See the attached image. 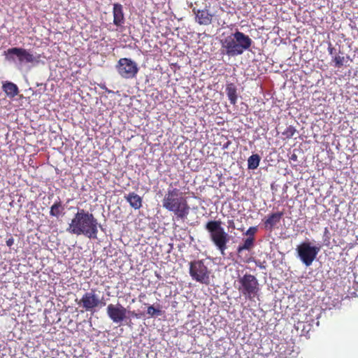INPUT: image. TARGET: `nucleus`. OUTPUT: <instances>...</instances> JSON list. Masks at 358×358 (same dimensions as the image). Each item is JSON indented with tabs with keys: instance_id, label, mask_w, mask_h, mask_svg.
Segmentation results:
<instances>
[{
	"instance_id": "obj_1",
	"label": "nucleus",
	"mask_w": 358,
	"mask_h": 358,
	"mask_svg": "<svg viewBox=\"0 0 358 358\" xmlns=\"http://www.w3.org/2000/svg\"><path fill=\"white\" fill-rule=\"evenodd\" d=\"M99 228L103 230L101 224L92 213L78 208L69 224L66 231L77 236L83 235L90 239H97Z\"/></svg>"
},
{
	"instance_id": "obj_2",
	"label": "nucleus",
	"mask_w": 358,
	"mask_h": 358,
	"mask_svg": "<svg viewBox=\"0 0 358 358\" xmlns=\"http://www.w3.org/2000/svg\"><path fill=\"white\" fill-rule=\"evenodd\" d=\"M162 206L173 212L177 220H185L189 213L190 208L186 199L181 196L177 188H169L162 200Z\"/></svg>"
},
{
	"instance_id": "obj_3",
	"label": "nucleus",
	"mask_w": 358,
	"mask_h": 358,
	"mask_svg": "<svg viewBox=\"0 0 358 358\" xmlns=\"http://www.w3.org/2000/svg\"><path fill=\"white\" fill-rule=\"evenodd\" d=\"M252 43L253 41L249 36L236 30L222 41V46L227 55L235 57L249 50Z\"/></svg>"
},
{
	"instance_id": "obj_4",
	"label": "nucleus",
	"mask_w": 358,
	"mask_h": 358,
	"mask_svg": "<svg viewBox=\"0 0 358 358\" xmlns=\"http://www.w3.org/2000/svg\"><path fill=\"white\" fill-rule=\"evenodd\" d=\"M6 61L13 63L18 69L25 64H31L36 66L39 64L41 55H33L29 50L22 48H10L3 52Z\"/></svg>"
},
{
	"instance_id": "obj_5",
	"label": "nucleus",
	"mask_w": 358,
	"mask_h": 358,
	"mask_svg": "<svg viewBox=\"0 0 358 358\" xmlns=\"http://www.w3.org/2000/svg\"><path fill=\"white\" fill-rule=\"evenodd\" d=\"M205 229L209 234V238L215 248L224 256L227 248V244L231 236L222 227L221 220H210L205 225Z\"/></svg>"
},
{
	"instance_id": "obj_6",
	"label": "nucleus",
	"mask_w": 358,
	"mask_h": 358,
	"mask_svg": "<svg viewBox=\"0 0 358 358\" xmlns=\"http://www.w3.org/2000/svg\"><path fill=\"white\" fill-rule=\"evenodd\" d=\"M235 287L246 299L252 300L259 296L260 291L257 278L250 273L238 276L234 283Z\"/></svg>"
},
{
	"instance_id": "obj_7",
	"label": "nucleus",
	"mask_w": 358,
	"mask_h": 358,
	"mask_svg": "<svg viewBox=\"0 0 358 358\" xmlns=\"http://www.w3.org/2000/svg\"><path fill=\"white\" fill-rule=\"evenodd\" d=\"M189 266V273L192 280L205 285H210L211 270L208 268L206 260H193Z\"/></svg>"
},
{
	"instance_id": "obj_8",
	"label": "nucleus",
	"mask_w": 358,
	"mask_h": 358,
	"mask_svg": "<svg viewBox=\"0 0 358 358\" xmlns=\"http://www.w3.org/2000/svg\"><path fill=\"white\" fill-rule=\"evenodd\" d=\"M298 257L306 266H310L320 251V246L311 245L308 241L301 243L296 249Z\"/></svg>"
},
{
	"instance_id": "obj_9",
	"label": "nucleus",
	"mask_w": 358,
	"mask_h": 358,
	"mask_svg": "<svg viewBox=\"0 0 358 358\" xmlns=\"http://www.w3.org/2000/svg\"><path fill=\"white\" fill-rule=\"evenodd\" d=\"M115 69L118 74L125 79L135 78L139 70L137 63L127 57L120 58L115 65Z\"/></svg>"
},
{
	"instance_id": "obj_10",
	"label": "nucleus",
	"mask_w": 358,
	"mask_h": 358,
	"mask_svg": "<svg viewBox=\"0 0 358 358\" xmlns=\"http://www.w3.org/2000/svg\"><path fill=\"white\" fill-rule=\"evenodd\" d=\"M107 315L108 317L115 324H122L127 318V309L120 303L113 305L112 303L107 306Z\"/></svg>"
},
{
	"instance_id": "obj_11",
	"label": "nucleus",
	"mask_w": 358,
	"mask_h": 358,
	"mask_svg": "<svg viewBox=\"0 0 358 358\" xmlns=\"http://www.w3.org/2000/svg\"><path fill=\"white\" fill-rule=\"evenodd\" d=\"M99 296L94 290L85 292L78 304L82 306L85 310L91 313L95 312V308L98 307Z\"/></svg>"
},
{
	"instance_id": "obj_12",
	"label": "nucleus",
	"mask_w": 358,
	"mask_h": 358,
	"mask_svg": "<svg viewBox=\"0 0 358 358\" xmlns=\"http://www.w3.org/2000/svg\"><path fill=\"white\" fill-rule=\"evenodd\" d=\"M192 11L195 15L196 22L199 24L208 25L211 23L213 15L206 9V6L203 9L193 7Z\"/></svg>"
},
{
	"instance_id": "obj_13",
	"label": "nucleus",
	"mask_w": 358,
	"mask_h": 358,
	"mask_svg": "<svg viewBox=\"0 0 358 358\" xmlns=\"http://www.w3.org/2000/svg\"><path fill=\"white\" fill-rule=\"evenodd\" d=\"M113 24L117 27H121L125 22L122 5L119 3L113 4Z\"/></svg>"
},
{
	"instance_id": "obj_14",
	"label": "nucleus",
	"mask_w": 358,
	"mask_h": 358,
	"mask_svg": "<svg viewBox=\"0 0 358 358\" xmlns=\"http://www.w3.org/2000/svg\"><path fill=\"white\" fill-rule=\"evenodd\" d=\"M283 215V212H277L268 215L267 218L264 221L265 228L266 229L272 230L273 227L280 221Z\"/></svg>"
},
{
	"instance_id": "obj_15",
	"label": "nucleus",
	"mask_w": 358,
	"mask_h": 358,
	"mask_svg": "<svg viewBox=\"0 0 358 358\" xmlns=\"http://www.w3.org/2000/svg\"><path fill=\"white\" fill-rule=\"evenodd\" d=\"M124 199L134 210H138L142 207V197L134 192L125 194Z\"/></svg>"
},
{
	"instance_id": "obj_16",
	"label": "nucleus",
	"mask_w": 358,
	"mask_h": 358,
	"mask_svg": "<svg viewBox=\"0 0 358 358\" xmlns=\"http://www.w3.org/2000/svg\"><path fill=\"white\" fill-rule=\"evenodd\" d=\"M64 206L62 204L60 199L57 198V199L54 202L52 206L50 207V215L52 217L59 218L64 215Z\"/></svg>"
},
{
	"instance_id": "obj_17",
	"label": "nucleus",
	"mask_w": 358,
	"mask_h": 358,
	"mask_svg": "<svg viewBox=\"0 0 358 358\" xmlns=\"http://www.w3.org/2000/svg\"><path fill=\"white\" fill-rule=\"evenodd\" d=\"M225 92L227 96L232 105H235L238 99L237 87L234 83H227L226 85Z\"/></svg>"
},
{
	"instance_id": "obj_18",
	"label": "nucleus",
	"mask_w": 358,
	"mask_h": 358,
	"mask_svg": "<svg viewBox=\"0 0 358 358\" xmlns=\"http://www.w3.org/2000/svg\"><path fill=\"white\" fill-rule=\"evenodd\" d=\"M2 89L6 95L10 98L15 97L19 93L17 86L12 82H5L2 85Z\"/></svg>"
},
{
	"instance_id": "obj_19",
	"label": "nucleus",
	"mask_w": 358,
	"mask_h": 358,
	"mask_svg": "<svg viewBox=\"0 0 358 358\" xmlns=\"http://www.w3.org/2000/svg\"><path fill=\"white\" fill-rule=\"evenodd\" d=\"M145 305L148 306L147 314L150 317H157L162 316L164 313L162 310V306L159 303H155L154 305H148V303H145Z\"/></svg>"
},
{
	"instance_id": "obj_20",
	"label": "nucleus",
	"mask_w": 358,
	"mask_h": 358,
	"mask_svg": "<svg viewBox=\"0 0 358 358\" xmlns=\"http://www.w3.org/2000/svg\"><path fill=\"white\" fill-rule=\"evenodd\" d=\"M255 245V238L248 237L244 240L243 245H239L237 248V253L238 255L244 250H250Z\"/></svg>"
},
{
	"instance_id": "obj_21",
	"label": "nucleus",
	"mask_w": 358,
	"mask_h": 358,
	"mask_svg": "<svg viewBox=\"0 0 358 358\" xmlns=\"http://www.w3.org/2000/svg\"><path fill=\"white\" fill-rule=\"evenodd\" d=\"M260 160L261 157L258 154L252 155L248 159V169H256L259 165Z\"/></svg>"
},
{
	"instance_id": "obj_22",
	"label": "nucleus",
	"mask_w": 358,
	"mask_h": 358,
	"mask_svg": "<svg viewBox=\"0 0 358 358\" xmlns=\"http://www.w3.org/2000/svg\"><path fill=\"white\" fill-rule=\"evenodd\" d=\"M206 1V0H188L187 3L189 4V6L192 9L193 7H196V8H201Z\"/></svg>"
},
{
	"instance_id": "obj_23",
	"label": "nucleus",
	"mask_w": 358,
	"mask_h": 358,
	"mask_svg": "<svg viewBox=\"0 0 358 358\" xmlns=\"http://www.w3.org/2000/svg\"><path fill=\"white\" fill-rule=\"evenodd\" d=\"M331 61L334 63V66L335 67L340 68L341 67L345 62V57L341 56H334L332 57Z\"/></svg>"
},
{
	"instance_id": "obj_24",
	"label": "nucleus",
	"mask_w": 358,
	"mask_h": 358,
	"mask_svg": "<svg viewBox=\"0 0 358 358\" xmlns=\"http://www.w3.org/2000/svg\"><path fill=\"white\" fill-rule=\"evenodd\" d=\"M296 131V130L294 127L289 126L282 132V135L285 136L287 138H290L294 135Z\"/></svg>"
},
{
	"instance_id": "obj_25",
	"label": "nucleus",
	"mask_w": 358,
	"mask_h": 358,
	"mask_svg": "<svg viewBox=\"0 0 358 358\" xmlns=\"http://www.w3.org/2000/svg\"><path fill=\"white\" fill-rule=\"evenodd\" d=\"M331 239V234L327 227L324 228V234H323V241L325 245H329L330 244Z\"/></svg>"
},
{
	"instance_id": "obj_26",
	"label": "nucleus",
	"mask_w": 358,
	"mask_h": 358,
	"mask_svg": "<svg viewBox=\"0 0 358 358\" xmlns=\"http://www.w3.org/2000/svg\"><path fill=\"white\" fill-rule=\"evenodd\" d=\"M257 228L256 227H250L245 233L249 237H254L255 234L257 232Z\"/></svg>"
},
{
	"instance_id": "obj_27",
	"label": "nucleus",
	"mask_w": 358,
	"mask_h": 358,
	"mask_svg": "<svg viewBox=\"0 0 358 358\" xmlns=\"http://www.w3.org/2000/svg\"><path fill=\"white\" fill-rule=\"evenodd\" d=\"M327 50L330 55H331L332 57L336 56L335 55L336 53V50L334 47H333L332 44L330 42L328 44Z\"/></svg>"
},
{
	"instance_id": "obj_28",
	"label": "nucleus",
	"mask_w": 358,
	"mask_h": 358,
	"mask_svg": "<svg viewBox=\"0 0 358 358\" xmlns=\"http://www.w3.org/2000/svg\"><path fill=\"white\" fill-rule=\"evenodd\" d=\"M129 315L130 317H136V318H141L142 313H137L135 311H128Z\"/></svg>"
},
{
	"instance_id": "obj_29",
	"label": "nucleus",
	"mask_w": 358,
	"mask_h": 358,
	"mask_svg": "<svg viewBox=\"0 0 358 358\" xmlns=\"http://www.w3.org/2000/svg\"><path fill=\"white\" fill-rule=\"evenodd\" d=\"M14 243V238L13 237H10L6 241V245L8 247H11Z\"/></svg>"
},
{
	"instance_id": "obj_30",
	"label": "nucleus",
	"mask_w": 358,
	"mask_h": 358,
	"mask_svg": "<svg viewBox=\"0 0 358 358\" xmlns=\"http://www.w3.org/2000/svg\"><path fill=\"white\" fill-rule=\"evenodd\" d=\"M106 304V301L103 300V299H99V303H98V307L99 308H101L103 306H105Z\"/></svg>"
},
{
	"instance_id": "obj_31",
	"label": "nucleus",
	"mask_w": 358,
	"mask_h": 358,
	"mask_svg": "<svg viewBox=\"0 0 358 358\" xmlns=\"http://www.w3.org/2000/svg\"><path fill=\"white\" fill-rule=\"evenodd\" d=\"M228 227L231 229H235L234 222L232 220H228Z\"/></svg>"
},
{
	"instance_id": "obj_32",
	"label": "nucleus",
	"mask_w": 358,
	"mask_h": 358,
	"mask_svg": "<svg viewBox=\"0 0 358 358\" xmlns=\"http://www.w3.org/2000/svg\"><path fill=\"white\" fill-rule=\"evenodd\" d=\"M289 159H290V160L294 161V162L298 161V157L295 153H292L291 155V156L289 157Z\"/></svg>"
},
{
	"instance_id": "obj_33",
	"label": "nucleus",
	"mask_w": 358,
	"mask_h": 358,
	"mask_svg": "<svg viewBox=\"0 0 358 358\" xmlns=\"http://www.w3.org/2000/svg\"><path fill=\"white\" fill-rule=\"evenodd\" d=\"M255 264L261 268H265V266H262L260 262H255Z\"/></svg>"
},
{
	"instance_id": "obj_34",
	"label": "nucleus",
	"mask_w": 358,
	"mask_h": 358,
	"mask_svg": "<svg viewBox=\"0 0 358 358\" xmlns=\"http://www.w3.org/2000/svg\"><path fill=\"white\" fill-rule=\"evenodd\" d=\"M101 88L104 89L106 90V92H107L108 93H113V91L108 90L105 86L101 87Z\"/></svg>"
},
{
	"instance_id": "obj_35",
	"label": "nucleus",
	"mask_w": 358,
	"mask_h": 358,
	"mask_svg": "<svg viewBox=\"0 0 358 358\" xmlns=\"http://www.w3.org/2000/svg\"><path fill=\"white\" fill-rule=\"evenodd\" d=\"M52 358H55V357H52Z\"/></svg>"
}]
</instances>
